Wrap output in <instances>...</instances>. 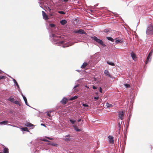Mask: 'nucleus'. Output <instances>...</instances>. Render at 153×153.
<instances>
[{
  "mask_svg": "<svg viewBox=\"0 0 153 153\" xmlns=\"http://www.w3.org/2000/svg\"><path fill=\"white\" fill-rule=\"evenodd\" d=\"M146 33L148 35H151L153 33V26L150 24L147 29Z\"/></svg>",
  "mask_w": 153,
  "mask_h": 153,
  "instance_id": "obj_1",
  "label": "nucleus"
},
{
  "mask_svg": "<svg viewBox=\"0 0 153 153\" xmlns=\"http://www.w3.org/2000/svg\"><path fill=\"white\" fill-rule=\"evenodd\" d=\"M118 113V117L119 118L118 120L120 119L121 120L123 119V117L125 114V111H119Z\"/></svg>",
  "mask_w": 153,
  "mask_h": 153,
  "instance_id": "obj_2",
  "label": "nucleus"
},
{
  "mask_svg": "<svg viewBox=\"0 0 153 153\" xmlns=\"http://www.w3.org/2000/svg\"><path fill=\"white\" fill-rule=\"evenodd\" d=\"M93 39L95 41L98 42V43L100 44L101 45L103 46H105V45L104 44L102 40L98 39L96 37L94 36L93 37Z\"/></svg>",
  "mask_w": 153,
  "mask_h": 153,
  "instance_id": "obj_3",
  "label": "nucleus"
},
{
  "mask_svg": "<svg viewBox=\"0 0 153 153\" xmlns=\"http://www.w3.org/2000/svg\"><path fill=\"white\" fill-rule=\"evenodd\" d=\"M153 53V50L152 49V50H151V51L149 53L148 56L147 57V59H146V64H147L148 62H150L151 61V58H150V57H151V56H152V53Z\"/></svg>",
  "mask_w": 153,
  "mask_h": 153,
  "instance_id": "obj_4",
  "label": "nucleus"
},
{
  "mask_svg": "<svg viewBox=\"0 0 153 153\" xmlns=\"http://www.w3.org/2000/svg\"><path fill=\"white\" fill-rule=\"evenodd\" d=\"M75 33L79 34H86V33L82 29H80L78 30L74 31Z\"/></svg>",
  "mask_w": 153,
  "mask_h": 153,
  "instance_id": "obj_5",
  "label": "nucleus"
},
{
  "mask_svg": "<svg viewBox=\"0 0 153 153\" xmlns=\"http://www.w3.org/2000/svg\"><path fill=\"white\" fill-rule=\"evenodd\" d=\"M43 18L45 20L48 19L49 18L48 17V16L46 14V13L44 11H42Z\"/></svg>",
  "mask_w": 153,
  "mask_h": 153,
  "instance_id": "obj_6",
  "label": "nucleus"
},
{
  "mask_svg": "<svg viewBox=\"0 0 153 153\" xmlns=\"http://www.w3.org/2000/svg\"><path fill=\"white\" fill-rule=\"evenodd\" d=\"M70 137L71 136L70 134L67 135L65 136V138H64V140L66 141H70L71 140V138H70Z\"/></svg>",
  "mask_w": 153,
  "mask_h": 153,
  "instance_id": "obj_7",
  "label": "nucleus"
},
{
  "mask_svg": "<svg viewBox=\"0 0 153 153\" xmlns=\"http://www.w3.org/2000/svg\"><path fill=\"white\" fill-rule=\"evenodd\" d=\"M68 99L65 97L61 101V102L63 104H66L68 102Z\"/></svg>",
  "mask_w": 153,
  "mask_h": 153,
  "instance_id": "obj_8",
  "label": "nucleus"
},
{
  "mask_svg": "<svg viewBox=\"0 0 153 153\" xmlns=\"http://www.w3.org/2000/svg\"><path fill=\"white\" fill-rule=\"evenodd\" d=\"M52 36L53 37V39L55 41H57L61 37L60 36H56L55 34H53Z\"/></svg>",
  "mask_w": 153,
  "mask_h": 153,
  "instance_id": "obj_9",
  "label": "nucleus"
},
{
  "mask_svg": "<svg viewBox=\"0 0 153 153\" xmlns=\"http://www.w3.org/2000/svg\"><path fill=\"white\" fill-rule=\"evenodd\" d=\"M108 138L109 139V142L112 144H113L114 143V140H113V137L112 136H109Z\"/></svg>",
  "mask_w": 153,
  "mask_h": 153,
  "instance_id": "obj_10",
  "label": "nucleus"
},
{
  "mask_svg": "<svg viewBox=\"0 0 153 153\" xmlns=\"http://www.w3.org/2000/svg\"><path fill=\"white\" fill-rule=\"evenodd\" d=\"M104 73L105 74V75L111 78V75L110 74L109 72L107 70H105L104 71Z\"/></svg>",
  "mask_w": 153,
  "mask_h": 153,
  "instance_id": "obj_11",
  "label": "nucleus"
},
{
  "mask_svg": "<svg viewBox=\"0 0 153 153\" xmlns=\"http://www.w3.org/2000/svg\"><path fill=\"white\" fill-rule=\"evenodd\" d=\"M131 54L133 59L134 60V59L136 58V54L133 52H132Z\"/></svg>",
  "mask_w": 153,
  "mask_h": 153,
  "instance_id": "obj_12",
  "label": "nucleus"
},
{
  "mask_svg": "<svg viewBox=\"0 0 153 153\" xmlns=\"http://www.w3.org/2000/svg\"><path fill=\"white\" fill-rule=\"evenodd\" d=\"M60 22L62 25H64L67 23V21L63 19L61 20Z\"/></svg>",
  "mask_w": 153,
  "mask_h": 153,
  "instance_id": "obj_13",
  "label": "nucleus"
},
{
  "mask_svg": "<svg viewBox=\"0 0 153 153\" xmlns=\"http://www.w3.org/2000/svg\"><path fill=\"white\" fill-rule=\"evenodd\" d=\"M3 153H9V149L8 148L6 147H4V148Z\"/></svg>",
  "mask_w": 153,
  "mask_h": 153,
  "instance_id": "obj_14",
  "label": "nucleus"
},
{
  "mask_svg": "<svg viewBox=\"0 0 153 153\" xmlns=\"http://www.w3.org/2000/svg\"><path fill=\"white\" fill-rule=\"evenodd\" d=\"M106 106L107 108H112L113 107V105L109 104L108 102H107L106 104Z\"/></svg>",
  "mask_w": 153,
  "mask_h": 153,
  "instance_id": "obj_15",
  "label": "nucleus"
},
{
  "mask_svg": "<svg viewBox=\"0 0 153 153\" xmlns=\"http://www.w3.org/2000/svg\"><path fill=\"white\" fill-rule=\"evenodd\" d=\"M25 126L28 127H31L33 126V125L30 123L28 122L26 123Z\"/></svg>",
  "mask_w": 153,
  "mask_h": 153,
  "instance_id": "obj_16",
  "label": "nucleus"
},
{
  "mask_svg": "<svg viewBox=\"0 0 153 153\" xmlns=\"http://www.w3.org/2000/svg\"><path fill=\"white\" fill-rule=\"evenodd\" d=\"M88 65V63L87 62H84L82 65L81 66V68H85Z\"/></svg>",
  "mask_w": 153,
  "mask_h": 153,
  "instance_id": "obj_17",
  "label": "nucleus"
},
{
  "mask_svg": "<svg viewBox=\"0 0 153 153\" xmlns=\"http://www.w3.org/2000/svg\"><path fill=\"white\" fill-rule=\"evenodd\" d=\"M22 96L23 98L25 101L26 104L27 105H28L27 104V99L26 98L23 94H22Z\"/></svg>",
  "mask_w": 153,
  "mask_h": 153,
  "instance_id": "obj_18",
  "label": "nucleus"
},
{
  "mask_svg": "<svg viewBox=\"0 0 153 153\" xmlns=\"http://www.w3.org/2000/svg\"><path fill=\"white\" fill-rule=\"evenodd\" d=\"M8 121H5L0 122V125H5L7 124Z\"/></svg>",
  "mask_w": 153,
  "mask_h": 153,
  "instance_id": "obj_19",
  "label": "nucleus"
},
{
  "mask_svg": "<svg viewBox=\"0 0 153 153\" xmlns=\"http://www.w3.org/2000/svg\"><path fill=\"white\" fill-rule=\"evenodd\" d=\"M106 39L109 40H110L112 42H114V40L112 38L110 37H107Z\"/></svg>",
  "mask_w": 153,
  "mask_h": 153,
  "instance_id": "obj_20",
  "label": "nucleus"
},
{
  "mask_svg": "<svg viewBox=\"0 0 153 153\" xmlns=\"http://www.w3.org/2000/svg\"><path fill=\"white\" fill-rule=\"evenodd\" d=\"M8 100L12 102H14L15 99L14 98L10 97L8 99Z\"/></svg>",
  "mask_w": 153,
  "mask_h": 153,
  "instance_id": "obj_21",
  "label": "nucleus"
},
{
  "mask_svg": "<svg viewBox=\"0 0 153 153\" xmlns=\"http://www.w3.org/2000/svg\"><path fill=\"white\" fill-rule=\"evenodd\" d=\"M74 127L76 131H81V130L80 129H79L78 128V127L76 126V125L74 126Z\"/></svg>",
  "mask_w": 153,
  "mask_h": 153,
  "instance_id": "obj_22",
  "label": "nucleus"
},
{
  "mask_svg": "<svg viewBox=\"0 0 153 153\" xmlns=\"http://www.w3.org/2000/svg\"><path fill=\"white\" fill-rule=\"evenodd\" d=\"M78 98V97L76 96H75L74 97H72L69 99V100L72 101L75 99H76Z\"/></svg>",
  "mask_w": 153,
  "mask_h": 153,
  "instance_id": "obj_23",
  "label": "nucleus"
},
{
  "mask_svg": "<svg viewBox=\"0 0 153 153\" xmlns=\"http://www.w3.org/2000/svg\"><path fill=\"white\" fill-rule=\"evenodd\" d=\"M22 130L24 131H29L27 128L26 127H23L22 128Z\"/></svg>",
  "mask_w": 153,
  "mask_h": 153,
  "instance_id": "obj_24",
  "label": "nucleus"
},
{
  "mask_svg": "<svg viewBox=\"0 0 153 153\" xmlns=\"http://www.w3.org/2000/svg\"><path fill=\"white\" fill-rule=\"evenodd\" d=\"M107 63L108 65H112V66H115V64L114 63H113L112 62H107Z\"/></svg>",
  "mask_w": 153,
  "mask_h": 153,
  "instance_id": "obj_25",
  "label": "nucleus"
},
{
  "mask_svg": "<svg viewBox=\"0 0 153 153\" xmlns=\"http://www.w3.org/2000/svg\"><path fill=\"white\" fill-rule=\"evenodd\" d=\"M14 103L15 104L18 105L19 106H20L21 105L19 103V101H16L14 102Z\"/></svg>",
  "mask_w": 153,
  "mask_h": 153,
  "instance_id": "obj_26",
  "label": "nucleus"
},
{
  "mask_svg": "<svg viewBox=\"0 0 153 153\" xmlns=\"http://www.w3.org/2000/svg\"><path fill=\"white\" fill-rule=\"evenodd\" d=\"M123 42V40L122 39H119L116 40L115 41V42L117 43H121Z\"/></svg>",
  "mask_w": 153,
  "mask_h": 153,
  "instance_id": "obj_27",
  "label": "nucleus"
},
{
  "mask_svg": "<svg viewBox=\"0 0 153 153\" xmlns=\"http://www.w3.org/2000/svg\"><path fill=\"white\" fill-rule=\"evenodd\" d=\"M58 12L60 14H65V12H64V11H58Z\"/></svg>",
  "mask_w": 153,
  "mask_h": 153,
  "instance_id": "obj_28",
  "label": "nucleus"
},
{
  "mask_svg": "<svg viewBox=\"0 0 153 153\" xmlns=\"http://www.w3.org/2000/svg\"><path fill=\"white\" fill-rule=\"evenodd\" d=\"M124 85L127 88H129L130 87V85L129 84H125Z\"/></svg>",
  "mask_w": 153,
  "mask_h": 153,
  "instance_id": "obj_29",
  "label": "nucleus"
},
{
  "mask_svg": "<svg viewBox=\"0 0 153 153\" xmlns=\"http://www.w3.org/2000/svg\"><path fill=\"white\" fill-rule=\"evenodd\" d=\"M70 122L72 124H74V123L76 121H74V120H73L71 119H70Z\"/></svg>",
  "mask_w": 153,
  "mask_h": 153,
  "instance_id": "obj_30",
  "label": "nucleus"
},
{
  "mask_svg": "<svg viewBox=\"0 0 153 153\" xmlns=\"http://www.w3.org/2000/svg\"><path fill=\"white\" fill-rule=\"evenodd\" d=\"M13 81H14V82L16 84V86L17 87H19V85L18 84V83L17 82L16 80L15 79H13Z\"/></svg>",
  "mask_w": 153,
  "mask_h": 153,
  "instance_id": "obj_31",
  "label": "nucleus"
},
{
  "mask_svg": "<svg viewBox=\"0 0 153 153\" xmlns=\"http://www.w3.org/2000/svg\"><path fill=\"white\" fill-rule=\"evenodd\" d=\"M50 26L51 27H55V25L53 24H51L50 25Z\"/></svg>",
  "mask_w": 153,
  "mask_h": 153,
  "instance_id": "obj_32",
  "label": "nucleus"
},
{
  "mask_svg": "<svg viewBox=\"0 0 153 153\" xmlns=\"http://www.w3.org/2000/svg\"><path fill=\"white\" fill-rule=\"evenodd\" d=\"M82 106L84 107H88V105H87L86 104H82Z\"/></svg>",
  "mask_w": 153,
  "mask_h": 153,
  "instance_id": "obj_33",
  "label": "nucleus"
},
{
  "mask_svg": "<svg viewBox=\"0 0 153 153\" xmlns=\"http://www.w3.org/2000/svg\"><path fill=\"white\" fill-rule=\"evenodd\" d=\"M42 140L46 142H50V141H48V140L45 139H43Z\"/></svg>",
  "mask_w": 153,
  "mask_h": 153,
  "instance_id": "obj_34",
  "label": "nucleus"
},
{
  "mask_svg": "<svg viewBox=\"0 0 153 153\" xmlns=\"http://www.w3.org/2000/svg\"><path fill=\"white\" fill-rule=\"evenodd\" d=\"M99 91L100 93H102V89L101 87L100 88Z\"/></svg>",
  "mask_w": 153,
  "mask_h": 153,
  "instance_id": "obj_35",
  "label": "nucleus"
},
{
  "mask_svg": "<svg viewBox=\"0 0 153 153\" xmlns=\"http://www.w3.org/2000/svg\"><path fill=\"white\" fill-rule=\"evenodd\" d=\"M99 98V97L98 96L97 97H94V99L96 100H98Z\"/></svg>",
  "mask_w": 153,
  "mask_h": 153,
  "instance_id": "obj_36",
  "label": "nucleus"
},
{
  "mask_svg": "<svg viewBox=\"0 0 153 153\" xmlns=\"http://www.w3.org/2000/svg\"><path fill=\"white\" fill-rule=\"evenodd\" d=\"M4 76H0V80L2 79H4Z\"/></svg>",
  "mask_w": 153,
  "mask_h": 153,
  "instance_id": "obj_37",
  "label": "nucleus"
},
{
  "mask_svg": "<svg viewBox=\"0 0 153 153\" xmlns=\"http://www.w3.org/2000/svg\"><path fill=\"white\" fill-rule=\"evenodd\" d=\"M46 138L49 139V140H53V138H50V137H46Z\"/></svg>",
  "mask_w": 153,
  "mask_h": 153,
  "instance_id": "obj_38",
  "label": "nucleus"
},
{
  "mask_svg": "<svg viewBox=\"0 0 153 153\" xmlns=\"http://www.w3.org/2000/svg\"><path fill=\"white\" fill-rule=\"evenodd\" d=\"M149 148L150 150H152V146H149Z\"/></svg>",
  "mask_w": 153,
  "mask_h": 153,
  "instance_id": "obj_39",
  "label": "nucleus"
},
{
  "mask_svg": "<svg viewBox=\"0 0 153 153\" xmlns=\"http://www.w3.org/2000/svg\"><path fill=\"white\" fill-rule=\"evenodd\" d=\"M97 87L94 86H93V88L94 89H97Z\"/></svg>",
  "mask_w": 153,
  "mask_h": 153,
  "instance_id": "obj_40",
  "label": "nucleus"
},
{
  "mask_svg": "<svg viewBox=\"0 0 153 153\" xmlns=\"http://www.w3.org/2000/svg\"><path fill=\"white\" fill-rule=\"evenodd\" d=\"M109 31L107 29H105V30H104V31L105 32V33H107Z\"/></svg>",
  "mask_w": 153,
  "mask_h": 153,
  "instance_id": "obj_41",
  "label": "nucleus"
},
{
  "mask_svg": "<svg viewBox=\"0 0 153 153\" xmlns=\"http://www.w3.org/2000/svg\"><path fill=\"white\" fill-rule=\"evenodd\" d=\"M48 10H49V11L51 12V9L49 7H48V9H47Z\"/></svg>",
  "mask_w": 153,
  "mask_h": 153,
  "instance_id": "obj_42",
  "label": "nucleus"
},
{
  "mask_svg": "<svg viewBox=\"0 0 153 153\" xmlns=\"http://www.w3.org/2000/svg\"><path fill=\"white\" fill-rule=\"evenodd\" d=\"M47 115L49 117H50L51 116V114H50L49 112H48L47 113Z\"/></svg>",
  "mask_w": 153,
  "mask_h": 153,
  "instance_id": "obj_43",
  "label": "nucleus"
},
{
  "mask_svg": "<svg viewBox=\"0 0 153 153\" xmlns=\"http://www.w3.org/2000/svg\"><path fill=\"white\" fill-rule=\"evenodd\" d=\"M49 15H50V16H53V13H50L49 14Z\"/></svg>",
  "mask_w": 153,
  "mask_h": 153,
  "instance_id": "obj_44",
  "label": "nucleus"
},
{
  "mask_svg": "<svg viewBox=\"0 0 153 153\" xmlns=\"http://www.w3.org/2000/svg\"><path fill=\"white\" fill-rule=\"evenodd\" d=\"M48 144L49 145H53V146H55L54 143H53L51 144V143H49Z\"/></svg>",
  "mask_w": 153,
  "mask_h": 153,
  "instance_id": "obj_45",
  "label": "nucleus"
},
{
  "mask_svg": "<svg viewBox=\"0 0 153 153\" xmlns=\"http://www.w3.org/2000/svg\"><path fill=\"white\" fill-rule=\"evenodd\" d=\"M68 1V0H63V1L64 2H67Z\"/></svg>",
  "mask_w": 153,
  "mask_h": 153,
  "instance_id": "obj_46",
  "label": "nucleus"
},
{
  "mask_svg": "<svg viewBox=\"0 0 153 153\" xmlns=\"http://www.w3.org/2000/svg\"><path fill=\"white\" fill-rule=\"evenodd\" d=\"M119 128H120V123H119Z\"/></svg>",
  "mask_w": 153,
  "mask_h": 153,
  "instance_id": "obj_47",
  "label": "nucleus"
},
{
  "mask_svg": "<svg viewBox=\"0 0 153 153\" xmlns=\"http://www.w3.org/2000/svg\"><path fill=\"white\" fill-rule=\"evenodd\" d=\"M41 125L45 126V125L44 124L42 123L41 124Z\"/></svg>",
  "mask_w": 153,
  "mask_h": 153,
  "instance_id": "obj_48",
  "label": "nucleus"
},
{
  "mask_svg": "<svg viewBox=\"0 0 153 153\" xmlns=\"http://www.w3.org/2000/svg\"><path fill=\"white\" fill-rule=\"evenodd\" d=\"M81 119H79L78 120V122H80V121H81Z\"/></svg>",
  "mask_w": 153,
  "mask_h": 153,
  "instance_id": "obj_49",
  "label": "nucleus"
},
{
  "mask_svg": "<svg viewBox=\"0 0 153 153\" xmlns=\"http://www.w3.org/2000/svg\"><path fill=\"white\" fill-rule=\"evenodd\" d=\"M77 86H78V85H76V86H74V88H76V87H77Z\"/></svg>",
  "mask_w": 153,
  "mask_h": 153,
  "instance_id": "obj_50",
  "label": "nucleus"
},
{
  "mask_svg": "<svg viewBox=\"0 0 153 153\" xmlns=\"http://www.w3.org/2000/svg\"><path fill=\"white\" fill-rule=\"evenodd\" d=\"M85 87H86L87 88H89V87L87 85L85 86Z\"/></svg>",
  "mask_w": 153,
  "mask_h": 153,
  "instance_id": "obj_51",
  "label": "nucleus"
},
{
  "mask_svg": "<svg viewBox=\"0 0 153 153\" xmlns=\"http://www.w3.org/2000/svg\"><path fill=\"white\" fill-rule=\"evenodd\" d=\"M1 71L0 70V73H1Z\"/></svg>",
  "mask_w": 153,
  "mask_h": 153,
  "instance_id": "obj_52",
  "label": "nucleus"
},
{
  "mask_svg": "<svg viewBox=\"0 0 153 153\" xmlns=\"http://www.w3.org/2000/svg\"><path fill=\"white\" fill-rule=\"evenodd\" d=\"M63 43V41L61 42V43Z\"/></svg>",
  "mask_w": 153,
  "mask_h": 153,
  "instance_id": "obj_53",
  "label": "nucleus"
},
{
  "mask_svg": "<svg viewBox=\"0 0 153 153\" xmlns=\"http://www.w3.org/2000/svg\"><path fill=\"white\" fill-rule=\"evenodd\" d=\"M0 153H3V152H0Z\"/></svg>",
  "mask_w": 153,
  "mask_h": 153,
  "instance_id": "obj_54",
  "label": "nucleus"
}]
</instances>
